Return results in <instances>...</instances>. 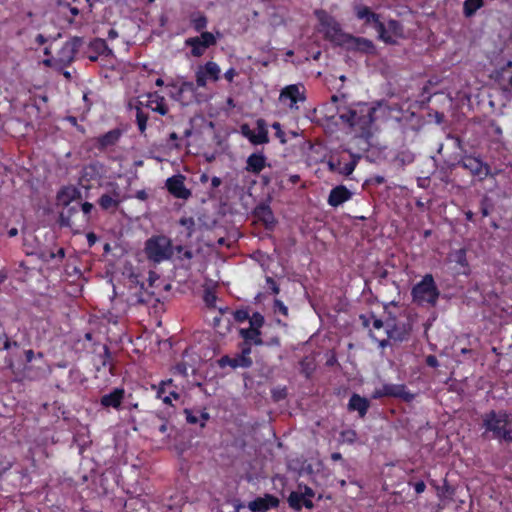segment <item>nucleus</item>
I'll list each match as a JSON object with an SVG mask.
<instances>
[{"label":"nucleus","instance_id":"f257e3e1","mask_svg":"<svg viewBox=\"0 0 512 512\" xmlns=\"http://www.w3.org/2000/svg\"><path fill=\"white\" fill-rule=\"evenodd\" d=\"M331 101L335 104L336 114L342 123L358 128L362 133L370 130L375 114L373 107L367 103L347 104L345 95H332Z\"/></svg>","mask_w":512,"mask_h":512},{"label":"nucleus","instance_id":"f03ea898","mask_svg":"<svg viewBox=\"0 0 512 512\" xmlns=\"http://www.w3.org/2000/svg\"><path fill=\"white\" fill-rule=\"evenodd\" d=\"M483 437H490L499 443H512V415L506 410H490L481 417Z\"/></svg>","mask_w":512,"mask_h":512},{"label":"nucleus","instance_id":"7ed1b4c3","mask_svg":"<svg viewBox=\"0 0 512 512\" xmlns=\"http://www.w3.org/2000/svg\"><path fill=\"white\" fill-rule=\"evenodd\" d=\"M80 192L73 187H64L57 193V201L63 206L59 214V224L61 227H69L74 232L82 228L80 212Z\"/></svg>","mask_w":512,"mask_h":512},{"label":"nucleus","instance_id":"20e7f679","mask_svg":"<svg viewBox=\"0 0 512 512\" xmlns=\"http://www.w3.org/2000/svg\"><path fill=\"white\" fill-rule=\"evenodd\" d=\"M144 254L154 264L168 261L174 255L172 240L166 235H152L145 241Z\"/></svg>","mask_w":512,"mask_h":512},{"label":"nucleus","instance_id":"39448f33","mask_svg":"<svg viewBox=\"0 0 512 512\" xmlns=\"http://www.w3.org/2000/svg\"><path fill=\"white\" fill-rule=\"evenodd\" d=\"M440 291L432 274H425L411 289L413 303L418 306L429 305L434 307L439 299Z\"/></svg>","mask_w":512,"mask_h":512},{"label":"nucleus","instance_id":"423d86ee","mask_svg":"<svg viewBox=\"0 0 512 512\" xmlns=\"http://www.w3.org/2000/svg\"><path fill=\"white\" fill-rule=\"evenodd\" d=\"M411 331L412 326L409 322L391 320L386 322L384 330L385 336L378 337L376 334L371 332V338L373 341L377 342L378 347L383 350L390 345V340H393L394 342H403L408 340Z\"/></svg>","mask_w":512,"mask_h":512},{"label":"nucleus","instance_id":"0eeeda50","mask_svg":"<svg viewBox=\"0 0 512 512\" xmlns=\"http://www.w3.org/2000/svg\"><path fill=\"white\" fill-rule=\"evenodd\" d=\"M360 159V155L344 150L342 153L330 155L327 166L330 172L349 176L355 170Z\"/></svg>","mask_w":512,"mask_h":512},{"label":"nucleus","instance_id":"6e6552de","mask_svg":"<svg viewBox=\"0 0 512 512\" xmlns=\"http://www.w3.org/2000/svg\"><path fill=\"white\" fill-rule=\"evenodd\" d=\"M457 166L468 170L472 176L478 179V181H483L487 177L495 175L492 173L491 166L488 163L482 161L480 157L473 155L462 156L457 162Z\"/></svg>","mask_w":512,"mask_h":512},{"label":"nucleus","instance_id":"1a4fd4ad","mask_svg":"<svg viewBox=\"0 0 512 512\" xmlns=\"http://www.w3.org/2000/svg\"><path fill=\"white\" fill-rule=\"evenodd\" d=\"M279 101L290 109H298V103L306 101V88L303 83L290 84L283 87L279 94Z\"/></svg>","mask_w":512,"mask_h":512},{"label":"nucleus","instance_id":"9d476101","mask_svg":"<svg viewBox=\"0 0 512 512\" xmlns=\"http://www.w3.org/2000/svg\"><path fill=\"white\" fill-rule=\"evenodd\" d=\"M384 397H393L401 399L407 403L414 400L415 394L407 390L405 384H383L381 388L375 389L372 393L373 399H381Z\"/></svg>","mask_w":512,"mask_h":512},{"label":"nucleus","instance_id":"9b49d317","mask_svg":"<svg viewBox=\"0 0 512 512\" xmlns=\"http://www.w3.org/2000/svg\"><path fill=\"white\" fill-rule=\"evenodd\" d=\"M321 25L325 28L324 32L326 37L334 41L335 43L341 44L349 39V36L342 33L339 24L334 21L329 15H327L324 11L316 12Z\"/></svg>","mask_w":512,"mask_h":512},{"label":"nucleus","instance_id":"f8f14e48","mask_svg":"<svg viewBox=\"0 0 512 512\" xmlns=\"http://www.w3.org/2000/svg\"><path fill=\"white\" fill-rule=\"evenodd\" d=\"M107 187L109 190L98 198L97 203L104 211H115L122 202L121 190L116 182H109Z\"/></svg>","mask_w":512,"mask_h":512},{"label":"nucleus","instance_id":"ddd939ff","mask_svg":"<svg viewBox=\"0 0 512 512\" xmlns=\"http://www.w3.org/2000/svg\"><path fill=\"white\" fill-rule=\"evenodd\" d=\"M221 69L214 61H207L204 65H200L195 73V80L198 87L203 88L207 85V81L216 82L220 79Z\"/></svg>","mask_w":512,"mask_h":512},{"label":"nucleus","instance_id":"4468645a","mask_svg":"<svg viewBox=\"0 0 512 512\" xmlns=\"http://www.w3.org/2000/svg\"><path fill=\"white\" fill-rule=\"evenodd\" d=\"M357 17L363 20L366 24L371 25L380 34V37L387 43H391V37L386 36L384 24L380 21L379 15L370 10L366 6L356 7Z\"/></svg>","mask_w":512,"mask_h":512},{"label":"nucleus","instance_id":"2eb2a0df","mask_svg":"<svg viewBox=\"0 0 512 512\" xmlns=\"http://www.w3.org/2000/svg\"><path fill=\"white\" fill-rule=\"evenodd\" d=\"M357 17L363 20L366 24L371 25L380 34V37L387 43H391V37L386 36L384 24L380 21L379 15L370 10L366 6L356 7Z\"/></svg>","mask_w":512,"mask_h":512},{"label":"nucleus","instance_id":"dca6fc26","mask_svg":"<svg viewBox=\"0 0 512 512\" xmlns=\"http://www.w3.org/2000/svg\"><path fill=\"white\" fill-rule=\"evenodd\" d=\"M84 41L81 37H73L66 41L57 54V60L64 66L70 65Z\"/></svg>","mask_w":512,"mask_h":512},{"label":"nucleus","instance_id":"f3484780","mask_svg":"<svg viewBox=\"0 0 512 512\" xmlns=\"http://www.w3.org/2000/svg\"><path fill=\"white\" fill-rule=\"evenodd\" d=\"M241 133L253 145H262L269 142L268 130L263 119L257 121V132L252 130L248 124H243L241 126Z\"/></svg>","mask_w":512,"mask_h":512},{"label":"nucleus","instance_id":"a211bd4d","mask_svg":"<svg viewBox=\"0 0 512 512\" xmlns=\"http://www.w3.org/2000/svg\"><path fill=\"white\" fill-rule=\"evenodd\" d=\"M165 187L173 197L178 199L187 200L192 195L190 189L185 186V177L181 174L169 177Z\"/></svg>","mask_w":512,"mask_h":512},{"label":"nucleus","instance_id":"6ab92c4d","mask_svg":"<svg viewBox=\"0 0 512 512\" xmlns=\"http://www.w3.org/2000/svg\"><path fill=\"white\" fill-rule=\"evenodd\" d=\"M104 172V167L99 162H91L85 166H83L81 170L80 181L82 183H86L87 186H90L92 182L98 181L101 179Z\"/></svg>","mask_w":512,"mask_h":512},{"label":"nucleus","instance_id":"aec40b11","mask_svg":"<svg viewBox=\"0 0 512 512\" xmlns=\"http://www.w3.org/2000/svg\"><path fill=\"white\" fill-rule=\"evenodd\" d=\"M121 136L122 131L120 129H112L95 138L94 147L101 152L106 151L108 148L115 146L119 142Z\"/></svg>","mask_w":512,"mask_h":512},{"label":"nucleus","instance_id":"412c9836","mask_svg":"<svg viewBox=\"0 0 512 512\" xmlns=\"http://www.w3.org/2000/svg\"><path fill=\"white\" fill-rule=\"evenodd\" d=\"M352 196L353 193L345 185H338L331 189L328 195L327 203L331 207L336 208L349 201Z\"/></svg>","mask_w":512,"mask_h":512},{"label":"nucleus","instance_id":"4be33fe9","mask_svg":"<svg viewBox=\"0 0 512 512\" xmlns=\"http://www.w3.org/2000/svg\"><path fill=\"white\" fill-rule=\"evenodd\" d=\"M360 320L364 328L369 329V335L371 336V331L373 334H376L378 337H383L385 325L381 319L377 318L373 313L370 314H361Z\"/></svg>","mask_w":512,"mask_h":512},{"label":"nucleus","instance_id":"5701e85b","mask_svg":"<svg viewBox=\"0 0 512 512\" xmlns=\"http://www.w3.org/2000/svg\"><path fill=\"white\" fill-rule=\"evenodd\" d=\"M279 506V499L271 494H265L264 497H258L248 505L253 512H266L271 508Z\"/></svg>","mask_w":512,"mask_h":512},{"label":"nucleus","instance_id":"b1692460","mask_svg":"<svg viewBox=\"0 0 512 512\" xmlns=\"http://www.w3.org/2000/svg\"><path fill=\"white\" fill-rule=\"evenodd\" d=\"M111 53L112 51L109 49L106 40L102 38H95L88 46L87 57L90 61L95 62L98 60L99 56H108Z\"/></svg>","mask_w":512,"mask_h":512},{"label":"nucleus","instance_id":"393cba45","mask_svg":"<svg viewBox=\"0 0 512 512\" xmlns=\"http://www.w3.org/2000/svg\"><path fill=\"white\" fill-rule=\"evenodd\" d=\"M143 108L150 109L162 116L168 113V106L165 102V98L157 92L149 93L147 95V100L145 102L143 101Z\"/></svg>","mask_w":512,"mask_h":512},{"label":"nucleus","instance_id":"a878e982","mask_svg":"<svg viewBox=\"0 0 512 512\" xmlns=\"http://www.w3.org/2000/svg\"><path fill=\"white\" fill-rule=\"evenodd\" d=\"M125 396L123 388H114L110 393L100 398V404L105 408L119 409Z\"/></svg>","mask_w":512,"mask_h":512},{"label":"nucleus","instance_id":"bb28decb","mask_svg":"<svg viewBox=\"0 0 512 512\" xmlns=\"http://www.w3.org/2000/svg\"><path fill=\"white\" fill-rule=\"evenodd\" d=\"M266 157L262 152L252 153L246 160L245 170L258 175L266 167Z\"/></svg>","mask_w":512,"mask_h":512},{"label":"nucleus","instance_id":"cd10ccee","mask_svg":"<svg viewBox=\"0 0 512 512\" xmlns=\"http://www.w3.org/2000/svg\"><path fill=\"white\" fill-rule=\"evenodd\" d=\"M254 216L261 221L267 229H272L276 220L271 208L267 205H259L254 210Z\"/></svg>","mask_w":512,"mask_h":512},{"label":"nucleus","instance_id":"c85d7f7f","mask_svg":"<svg viewBox=\"0 0 512 512\" xmlns=\"http://www.w3.org/2000/svg\"><path fill=\"white\" fill-rule=\"evenodd\" d=\"M184 414L187 423L189 424H199L201 428L206 426L207 421L210 419V414L205 410H193V409H184Z\"/></svg>","mask_w":512,"mask_h":512},{"label":"nucleus","instance_id":"c756f323","mask_svg":"<svg viewBox=\"0 0 512 512\" xmlns=\"http://www.w3.org/2000/svg\"><path fill=\"white\" fill-rule=\"evenodd\" d=\"M239 335L244 340V344H252L255 346L264 345V341L261 338V329L254 327L241 328Z\"/></svg>","mask_w":512,"mask_h":512},{"label":"nucleus","instance_id":"7c9ffc66","mask_svg":"<svg viewBox=\"0 0 512 512\" xmlns=\"http://www.w3.org/2000/svg\"><path fill=\"white\" fill-rule=\"evenodd\" d=\"M288 504L296 511H300L302 507L312 509L314 504L311 499L305 498L302 492L292 491L288 497Z\"/></svg>","mask_w":512,"mask_h":512},{"label":"nucleus","instance_id":"2f4dec72","mask_svg":"<svg viewBox=\"0 0 512 512\" xmlns=\"http://www.w3.org/2000/svg\"><path fill=\"white\" fill-rule=\"evenodd\" d=\"M370 403L369 401L361 397L359 394L354 393L348 402V409L350 411H357L359 413V416L363 418L369 409Z\"/></svg>","mask_w":512,"mask_h":512},{"label":"nucleus","instance_id":"473e14b6","mask_svg":"<svg viewBox=\"0 0 512 512\" xmlns=\"http://www.w3.org/2000/svg\"><path fill=\"white\" fill-rule=\"evenodd\" d=\"M252 363V360H246L244 357H238V355L235 357L224 355L218 360V364L221 368H224L226 366H230L233 369H236L238 367L249 368L251 367Z\"/></svg>","mask_w":512,"mask_h":512},{"label":"nucleus","instance_id":"72a5a7b5","mask_svg":"<svg viewBox=\"0 0 512 512\" xmlns=\"http://www.w3.org/2000/svg\"><path fill=\"white\" fill-rule=\"evenodd\" d=\"M136 115L135 121L140 134H145L149 113L143 108V101H138L135 105Z\"/></svg>","mask_w":512,"mask_h":512},{"label":"nucleus","instance_id":"f704fd0d","mask_svg":"<svg viewBox=\"0 0 512 512\" xmlns=\"http://www.w3.org/2000/svg\"><path fill=\"white\" fill-rule=\"evenodd\" d=\"M59 11L65 15L67 21L70 24L80 25L81 21H77L76 17L79 15V10L76 7H72L70 2H57Z\"/></svg>","mask_w":512,"mask_h":512},{"label":"nucleus","instance_id":"c9c22d12","mask_svg":"<svg viewBox=\"0 0 512 512\" xmlns=\"http://www.w3.org/2000/svg\"><path fill=\"white\" fill-rule=\"evenodd\" d=\"M185 46L191 48L190 54L196 58L203 56L208 49L204 44H202L198 39L194 37L187 38L185 40Z\"/></svg>","mask_w":512,"mask_h":512},{"label":"nucleus","instance_id":"e433bc0d","mask_svg":"<svg viewBox=\"0 0 512 512\" xmlns=\"http://www.w3.org/2000/svg\"><path fill=\"white\" fill-rule=\"evenodd\" d=\"M189 21L193 29L197 32H202L207 26V18L199 12H192L189 16Z\"/></svg>","mask_w":512,"mask_h":512},{"label":"nucleus","instance_id":"4c0bfd02","mask_svg":"<svg viewBox=\"0 0 512 512\" xmlns=\"http://www.w3.org/2000/svg\"><path fill=\"white\" fill-rule=\"evenodd\" d=\"M173 386V380H162L157 389V398L161 399L165 404H171L170 396H168L169 388Z\"/></svg>","mask_w":512,"mask_h":512},{"label":"nucleus","instance_id":"58836bf2","mask_svg":"<svg viewBox=\"0 0 512 512\" xmlns=\"http://www.w3.org/2000/svg\"><path fill=\"white\" fill-rule=\"evenodd\" d=\"M194 38L198 39L202 44H204L207 48L216 45L217 38L215 35L208 31H202L199 36H194Z\"/></svg>","mask_w":512,"mask_h":512},{"label":"nucleus","instance_id":"ea45409f","mask_svg":"<svg viewBox=\"0 0 512 512\" xmlns=\"http://www.w3.org/2000/svg\"><path fill=\"white\" fill-rule=\"evenodd\" d=\"M452 261L462 267H468L467 253L464 248L456 250L452 254Z\"/></svg>","mask_w":512,"mask_h":512},{"label":"nucleus","instance_id":"a19ab883","mask_svg":"<svg viewBox=\"0 0 512 512\" xmlns=\"http://www.w3.org/2000/svg\"><path fill=\"white\" fill-rule=\"evenodd\" d=\"M94 209V206L90 202H80V211H82L83 215L81 217V223L82 227L85 226L90 221V214L92 210Z\"/></svg>","mask_w":512,"mask_h":512},{"label":"nucleus","instance_id":"79ce46f5","mask_svg":"<svg viewBox=\"0 0 512 512\" xmlns=\"http://www.w3.org/2000/svg\"><path fill=\"white\" fill-rule=\"evenodd\" d=\"M485 2H464V14L471 17L475 12L484 6Z\"/></svg>","mask_w":512,"mask_h":512},{"label":"nucleus","instance_id":"37998d69","mask_svg":"<svg viewBox=\"0 0 512 512\" xmlns=\"http://www.w3.org/2000/svg\"><path fill=\"white\" fill-rule=\"evenodd\" d=\"M250 327L261 329L265 323L264 316L260 312H254L249 318Z\"/></svg>","mask_w":512,"mask_h":512},{"label":"nucleus","instance_id":"c03bdc74","mask_svg":"<svg viewBox=\"0 0 512 512\" xmlns=\"http://www.w3.org/2000/svg\"><path fill=\"white\" fill-rule=\"evenodd\" d=\"M175 252L178 254V258L181 260H190L193 258V252L191 251V249H188L182 245L174 247V253Z\"/></svg>","mask_w":512,"mask_h":512},{"label":"nucleus","instance_id":"a18cd8bd","mask_svg":"<svg viewBox=\"0 0 512 512\" xmlns=\"http://www.w3.org/2000/svg\"><path fill=\"white\" fill-rule=\"evenodd\" d=\"M101 357V364L103 367L110 366V368L113 366L112 364V356L110 349L107 345L103 346V354L100 355Z\"/></svg>","mask_w":512,"mask_h":512},{"label":"nucleus","instance_id":"49530a36","mask_svg":"<svg viewBox=\"0 0 512 512\" xmlns=\"http://www.w3.org/2000/svg\"><path fill=\"white\" fill-rule=\"evenodd\" d=\"M250 314L248 309H237L234 312V319L236 322L242 323L244 321L249 320Z\"/></svg>","mask_w":512,"mask_h":512},{"label":"nucleus","instance_id":"de8ad7c7","mask_svg":"<svg viewBox=\"0 0 512 512\" xmlns=\"http://www.w3.org/2000/svg\"><path fill=\"white\" fill-rule=\"evenodd\" d=\"M275 313H280L283 316H288V307L279 299H275L273 303Z\"/></svg>","mask_w":512,"mask_h":512},{"label":"nucleus","instance_id":"09e8293b","mask_svg":"<svg viewBox=\"0 0 512 512\" xmlns=\"http://www.w3.org/2000/svg\"><path fill=\"white\" fill-rule=\"evenodd\" d=\"M12 461L5 455L0 454V475L12 467Z\"/></svg>","mask_w":512,"mask_h":512},{"label":"nucleus","instance_id":"8fccbe9b","mask_svg":"<svg viewBox=\"0 0 512 512\" xmlns=\"http://www.w3.org/2000/svg\"><path fill=\"white\" fill-rule=\"evenodd\" d=\"M341 437L343 438V441L353 443L356 440L357 433L352 429H348L341 432Z\"/></svg>","mask_w":512,"mask_h":512},{"label":"nucleus","instance_id":"3c124183","mask_svg":"<svg viewBox=\"0 0 512 512\" xmlns=\"http://www.w3.org/2000/svg\"><path fill=\"white\" fill-rule=\"evenodd\" d=\"M173 370H174L175 374H179V375H181L183 377L188 376V366H187V364L185 362L177 363L174 366Z\"/></svg>","mask_w":512,"mask_h":512},{"label":"nucleus","instance_id":"603ef678","mask_svg":"<svg viewBox=\"0 0 512 512\" xmlns=\"http://www.w3.org/2000/svg\"><path fill=\"white\" fill-rule=\"evenodd\" d=\"M272 128L276 131V137L280 139L282 144L286 143L285 133L282 130V126L279 122H274Z\"/></svg>","mask_w":512,"mask_h":512},{"label":"nucleus","instance_id":"864d4df0","mask_svg":"<svg viewBox=\"0 0 512 512\" xmlns=\"http://www.w3.org/2000/svg\"><path fill=\"white\" fill-rule=\"evenodd\" d=\"M266 283H267L269 289L271 290L272 294H274V295L279 294L280 287L272 277H270V276L266 277Z\"/></svg>","mask_w":512,"mask_h":512},{"label":"nucleus","instance_id":"5fc2aeb1","mask_svg":"<svg viewBox=\"0 0 512 512\" xmlns=\"http://www.w3.org/2000/svg\"><path fill=\"white\" fill-rule=\"evenodd\" d=\"M216 295L211 291H206L204 294V302L208 307H214L216 303Z\"/></svg>","mask_w":512,"mask_h":512},{"label":"nucleus","instance_id":"6e6d98bb","mask_svg":"<svg viewBox=\"0 0 512 512\" xmlns=\"http://www.w3.org/2000/svg\"><path fill=\"white\" fill-rule=\"evenodd\" d=\"M251 345L252 344H244V346L241 349V353L238 355V357H244L246 360H252L250 357Z\"/></svg>","mask_w":512,"mask_h":512},{"label":"nucleus","instance_id":"4d7b16f0","mask_svg":"<svg viewBox=\"0 0 512 512\" xmlns=\"http://www.w3.org/2000/svg\"><path fill=\"white\" fill-rule=\"evenodd\" d=\"M425 363L431 368H437L439 366L438 359L435 355H428L425 359Z\"/></svg>","mask_w":512,"mask_h":512},{"label":"nucleus","instance_id":"13d9d810","mask_svg":"<svg viewBox=\"0 0 512 512\" xmlns=\"http://www.w3.org/2000/svg\"><path fill=\"white\" fill-rule=\"evenodd\" d=\"M237 75L238 72L233 67H231L224 73V78L231 83Z\"/></svg>","mask_w":512,"mask_h":512},{"label":"nucleus","instance_id":"bf43d9fd","mask_svg":"<svg viewBox=\"0 0 512 512\" xmlns=\"http://www.w3.org/2000/svg\"><path fill=\"white\" fill-rule=\"evenodd\" d=\"M413 487H414V490H415V492H416L417 494H421V493H423V492L425 491V489H426V485H425L424 481H418V482H416V483L413 485Z\"/></svg>","mask_w":512,"mask_h":512},{"label":"nucleus","instance_id":"052dcab7","mask_svg":"<svg viewBox=\"0 0 512 512\" xmlns=\"http://www.w3.org/2000/svg\"><path fill=\"white\" fill-rule=\"evenodd\" d=\"M156 428L160 434H166L169 429L168 421L163 420Z\"/></svg>","mask_w":512,"mask_h":512},{"label":"nucleus","instance_id":"680f3d73","mask_svg":"<svg viewBox=\"0 0 512 512\" xmlns=\"http://www.w3.org/2000/svg\"><path fill=\"white\" fill-rule=\"evenodd\" d=\"M86 238H87V242H88L89 247H92L96 243V241H97V236L93 232H89L86 235Z\"/></svg>","mask_w":512,"mask_h":512},{"label":"nucleus","instance_id":"e2e57ef3","mask_svg":"<svg viewBox=\"0 0 512 512\" xmlns=\"http://www.w3.org/2000/svg\"><path fill=\"white\" fill-rule=\"evenodd\" d=\"M24 355L27 363L32 362L35 357V353L32 349L25 350Z\"/></svg>","mask_w":512,"mask_h":512},{"label":"nucleus","instance_id":"0e129e2a","mask_svg":"<svg viewBox=\"0 0 512 512\" xmlns=\"http://www.w3.org/2000/svg\"><path fill=\"white\" fill-rule=\"evenodd\" d=\"M265 344L267 346H280L281 341H280L279 337L275 336V337L270 338Z\"/></svg>","mask_w":512,"mask_h":512},{"label":"nucleus","instance_id":"69168bd1","mask_svg":"<svg viewBox=\"0 0 512 512\" xmlns=\"http://www.w3.org/2000/svg\"><path fill=\"white\" fill-rule=\"evenodd\" d=\"M178 139H179V137H178V134H177L176 132H171V133L169 134V140H170V141L175 142L173 146H174L175 148H177V149H179V148H180V144L177 142V141H178Z\"/></svg>","mask_w":512,"mask_h":512},{"label":"nucleus","instance_id":"338daca9","mask_svg":"<svg viewBox=\"0 0 512 512\" xmlns=\"http://www.w3.org/2000/svg\"><path fill=\"white\" fill-rule=\"evenodd\" d=\"M194 88V85L192 82H183L181 84V87H180V91L181 92H184V91H192Z\"/></svg>","mask_w":512,"mask_h":512},{"label":"nucleus","instance_id":"774afa93","mask_svg":"<svg viewBox=\"0 0 512 512\" xmlns=\"http://www.w3.org/2000/svg\"><path fill=\"white\" fill-rule=\"evenodd\" d=\"M48 41V38L45 37L43 34H38L35 38V42L38 44V45H44L46 42Z\"/></svg>","mask_w":512,"mask_h":512}]
</instances>
